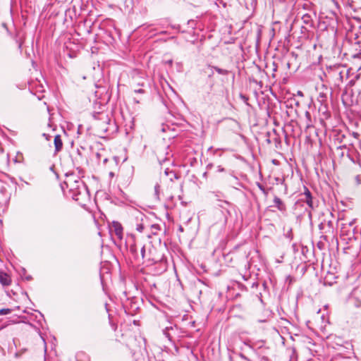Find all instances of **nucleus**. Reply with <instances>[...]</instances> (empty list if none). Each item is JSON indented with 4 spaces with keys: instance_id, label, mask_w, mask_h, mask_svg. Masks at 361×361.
<instances>
[{
    "instance_id": "obj_1",
    "label": "nucleus",
    "mask_w": 361,
    "mask_h": 361,
    "mask_svg": "<svg viewBox=\"0 0 361 361\" xmlns=\"http://www.w3.org/2000/svg\"><path fill=\"white\" fill-rule=\"evenodd\" d=\"M64 185L68 190L69 195L73 200L78 202L80 205L85 206L90 200V192L85 183L76 175L66 174V180L61 185L64 190Z\"/></svg>"
},
{
    "instance_id": "obj_2",
    "label": "nucleus",
    "mask_w": 361,
    "mask_h": 361,
    "mask_svg": "<svg viewBox=\"0 0 361 361\" xmlns=\"http://www.w3.org/2000/svg\"><path fill=\"white\" fill-rule=\"evenodd\" d=\"M164 336L169 340V341L175 347L178 351V347L176 345V342L179 341L183 337V331L177 325H171L165 327L162 330Z\"/></svg>"
},
{
    "instance_id": "obj_3",
    "label": "nucleus",
    "mask_w": 361,
    "mask_h": 361,
    "mask_svg": "<svg viewBox=\"0 0 361 361\" xmlns=\"http://www.w3.org/2000/svg\"><path fill=\"white\" fill-rule=\"evenodd\" d=\"M221 204H219V206L221 207H222L223 209L219 210V211H216V209L215 210L214 214V224H216V216H219V220L218 223L220 224V226L221 227H224L227 222L228 216H229V214H230L228 209L226 207H225L224 205V204L229 205L230 203L226 201H224V202H221Z\"/></svg>"
},
{
    "instance_id": "obj_4",
    "label": "nucleus",
    "mask_w": 361,
    "mask_h": 361,
    "mask_svg": "<svg viewBox=\"0 0 361 361\" xmlns=\"http://www.w3.org/2000/svg\"><path fill=\"white\" fill-rule=\"evenodd\" d=\"M140 264H146L147 266L154 264L158 261L152 257L151 247L147 251L145 245L140 247Z\"/></svg>"
},
{
    "instance_id": "obj_5",
    "label": "nucleus",
    "mask_w": 361,
    "mask_h": 361,
    "mask_svg": "<svg viewBox=\"0 0 361 361\" xmlns=\"http://www.w3.org/2000/svg\"><path fill=\"white\" fill-rule=\"evenodd\" d=\"M110 232L114 233L118 239H123V226L119 222L113 221L110 226Z\"/></svg>"
},
{
    "instance_id": "obj_6",
    "label": "nucleus",
    "mask_w": 361,
    "mask_h": 361,
    "mask_svg": "<svg viewBox=\"0 0 361 361\" xmlns=\"http://www.w3.org/2000/svg\"><path fill=\"white\" fill-rule=\"evenodd\" d=\"M322 89L317 97V101L321 104V106H324V108L327 106V98H328V88L324 85H322Z\"/></svg>"
},
{
    "instance_id": "obj_7",
    "label": "nucleus",
    "mask_w": 361,
    "mask_h": 361,
    "mask_svg": "<svg viewBox=\"0 0 361 361\" xmlns=\"http://www.w3.org/2000/svg\"><path fill=\"white\" fill-rule=\"evenodd\" d=\"M350 299L355 300V306L361 307V289L356 288L353 290L350 294Z\"/></svg>"
},
{
    "instance_id": "obj_8",
    "label": "nucleus",
    "mask_w": 361,
    "mask_h": 361,
    "mask_svg": "<svg viewBox=\"0 0 361 361\" xmlns=\"http://www.w3.org/2000/svg\"><path fill=\"white\" fill-rule=\"evenodd\" d=\"M138 247L136 243H133L129 247V252L133 258L135 263L137 264H140V255L138 253Z\"/></svg>"
},
{
    "instance_id": "obj_9",
    "label": "nucleus",
    "mask_w": 361,
    "mask_h": 361,
    "mask_svg": "<svg viewBox=\"0 0 361 361\" xmlns=\"http://www.w3.org/2000/svg\"><path fill=\"white\" fill-rule=\"evenodd\" d=\"M85 150V148L83 147H80V149L78 148L76 153L77 157H74L73 159V161L75 165H80L82 164L84 161L86 160L85 156L83 153V152Z\"/></svg>"
},
{
    "instance_id": "obj_10",
    "label": "nucleus",
    "mask_w": 361,
    "mask_h": 361,
    "mask_svg": "<svg viewBox=\"0 0 361 361\" xmlns=\"http://www.w3.org/2000/svg\"><path fill=\"white\" fill-rule=\"evenodd\" d=\"M304 189L305 191L303 195L305 197L301 200L305 202L310 209H314V205L312 200V193L307 187H304Z\"/></svg>"
},
{
    "instance_id": "obj_11",
    "label": "nucleus",
    "mask_w": 361,
    "mask_h": 361,
    "mask_svg": "<svg viewBox=\"0 0 361 361\" xmlns=\"http://www.w3.org/2000/svg\"><path fill=\"white\" fill-rule=\"evenodd\" d=\"M343 72L341 71L339 68H335L330 72L332 77L335 78V82H341L343 81Z\"/></svg>"
},
{
    "instance_id": "obj_12",
    "label": "nucleus",
    "mask_w": 361,
    "mask_h": 361,
    "mask_svg": "<svg viewBox=\"0 0 361 361\" xmlns=\"http://www.w3.org/2000/svg\"><path fill=\"white\" fill-rule=\"evenodd\" d=\"M274 206L276 207L280 212H283L286 210V207L284 202L277 196L274 198Z\"/></svg>"
},
{
    "instance_id": "obj_13",
    "label": "nucleus",
    "mask_w": 361,
    "mask_h": 361,
    "mask_svg": "<svg viewBox=\"0 0 361 361\" xmlns=\"http://www.w3.org/2000/svg\"><path fill=\"white\" fill-rule=\"evenodd\" d=\"M92 116L95 120L104 121L105 123L110 121V118L105 112H94Z\"/></svg>"
},
{
    "instance_id": "obj_14",
    "label": "nucleus",
    "mask_w": 361,
    "mask_h": 361,
    "mask_svg": "<svg viewBox=\"0 0 361 361\" xmlns=\"http://www.w3.org/2000/svg\"><path fill=\"white\" fill-rule=\"evenodd\" d=\"M54 146H55V152H58L61 151L62 149V147H63V142H62L61 135H56L54 137Z\"/></svg>"
},
{
    "instance_id": "obj_15",
    "label": "nucleus",
    "mask_w": 361,
    "mask_h": 361,
    "mask_svg": "<svg viewBox=\"0 0 361 361\" xmlns=\"http://www.w3.org/2000/svg\"><path fill=\"white\" fill-rule=\"evenodd\" d=\"M8 196L6 194V188L1 185L0 186V204L7 201Z\"/></svg>"
},
{
    "instance_id": "obj_16",
    "label": "nucleus",
    "mask_w": 361,
    "mask_h": 361,
    "mask_svg": "<svg viewBox=\"0 0 361 361\" xmlns=\"http://www.w3.org/2000/svg\"><path fill=\"white\" fill-rule=\"evenodd\" d=\"M164 173L166 176L169 177L171 181H173V179L179 178V176L173 171L170 170L169 169H166Z\"/></svg>"
},
{
    "instance_id": "obj_17",
    "label": "nucleus",
    "mask_w": 361,
    "mask_h": 361,
    "mask_svg": "<svg viewBox=\"0 0 361 361\" xmlns=\"http://www.w3.org/2000/svg\"><path fill=\"white\" fill-rule=\"evenodd\" d=\"M0 283L3 286H8L10 284L11 280L6 274L1 273L0 274Z\"/></svg>"
},
{
    "instance_id": "obj_18",
    "label": "nucleus",
    "mask_w": 361,
    "mask_h": 361,
    "mask_svg": "<svg viewBox=\"0 0 361 361\" xmlns=\"http://www.w3.org/2000/svg\"><path fill=\"white\" fill-rule=\"evenodd\" d=\"M110 121H106V123L104 121H102V123H99L97 124V128L99 132L106 133L108 131V128L106 126L109 124Z\"/></svg>"
},
{
    "instance_id": "obj_19",
    "label": "nucleus",
    "mask_w": 361,
    "mask_h": 361,
    "mask_svg": "<svg viewBox=\"0 0 361 361\" xmlns=\"http://www.w3.org/2000/svg\"><path fill=\"white\" fill-rule=\"evenodd\" d=\"M212 70H215V72H216L219 75H228L230 71L226 69L221 68L218 66H212Z\"/></svg>"
},
{
    "instance_id": "obj_20",
    "label": "nucleus",
    "mask_w": 361,
    "mask_h": 361,
    "mask_svg": "<svg viewBox=\"0 0 361 361\" xmlns=\"http://www.w3.org/2000/svg\"><path fill=\"white\" fill-rule=\"evenodd\" d=\"M104 151L97 152L95 154L96 161L99 164L101 163L102 157H103Z\"/></svg>"
},
{
    "instance_id": "obj_21",
    "label": "nucleus",
    "mask_w": 361,
    "mask_h": 361,
    "mask_svg": "<svg viewBox=\"0 0 361 361\" xmlns=\"http://www.w3.org/2000/svg\"><path fill=\"white\" fill-rule=\"evenodd\" d=\"M12 310L9 308H3L0 310V315H6L11 313Z\"/></svg>"
},
{
    "instance_id": "obj_22",
    "label": "nucleus",
    "mask_w": 361,
    "mask_h": 361,
    "mask_svg": "<svg viewBox=\"0 0 361 361\" xmlns=\"http://www.w3.org/2000/svg\"><path fill=\"white\" fill-rule=\"evenodd\" d=\"M152 228V233L154 235L157 234V231L160 230V226L159 224H153L151 226Z\"/></svg>"
},
{
    "instance_id": "obj_23",
    "label": "nucleus",
    "mask_w": 361,
    "mask_h": 361,
    "mask_svg": "<svg viewBox=\"0 0 361 361\" xmlns=\"http://www.w3.org/2000/svg\"><path fill=\"white\" fill-rule=\"evenodd\" d=\"M257 185H258L259 189L262 192V193H263L265 196H267V195H268V191H267V190L264 187V185H262V184H261V183H259L257 184Z\"/></svg>"
},
{
    "instance_id": "obj_24",
    "label": "nucleus",
    "mask_w": 361,
    "mask_h": 361,
    "mask_svg": "<svg viewBox=\"0 0 361 361\" xmlns=\"http://www.w3.org/2000/svg\"><path fill=\"white\" fill-rule=\"evenodd\" d=\"M212 66H212V65H210V64H208V65H207V67H208V68L209 69V73H208V78H212L214 76V71H215V70H212Z\"/></svg>"
},
{
    "instance_id": "obj_25",
    "label": "nucleus",
    "mask_w": 361,
    "mask_h": 361,
    "mask_svg": "<svg viewBox=\"0 0 361 361\" xmlns=\"http://www.w3.org/2000/svg\"><path fill=\"white\" fill-rule=\"evenodd\" d=\"M22 271L23 275H25L26 270L24 268L22 269ZM25 279L26 281H30L32 279V277L30 275H26L25 276Z\"/></svg>"
},
{
    "instance_id": "obj_26",
    "label": "nucleus",
    "mask_w": 361,
    "mask_h": 361,
    "mask_svg": "<svg viewBox=\"0 0 361 361\" xmlns=\"http://www.w3.org/2000/svg\"><path fill=\"white\" fill-rule=\"evenodd\" d=\"M136 230H137V231L140 232V233H141V232H142V231H143V230H144V226H143V224H137Z\"/></svg>"
},
{
    "instance_id": "obj_27",
    "label": "nucleus",
    "mask_w": 361,
    "mask_h": 361,
    "mask_svg": "<svg viewBox=\"0 0 361 361\" xmlns=\"http://www.w3.org/2000/svg\"><path fill=\"white\" fill-rule=\"evenodd\" d=\"M159 185L158 184H157L155 186H154V192H155V195L157 197V198H159Z\"/></svg>"
},
{
    "instance_id": "obj_28",
    "label": "nucleus",
    "mask_w": 361,
    "mask_h": 361,
    "mask_svg": "<svg viewBox=\"0 0 361 361\" xmlns=\"http://www.w3.org/2000/svg\"><path fill=\"white\" fill-rule=\"evenodd\" d=\"M355 181L356 183V185H360L361 183L360 176L359 175H357L355 177Z\"/></svg>"
},
{
    "instance_id": "obj_29",
    "label": "nucleus",
    "mask_w": 361,
    "mask_h": 361,
    "mask_svg": "<svg viewBox=\"0 0 361 361\" xmlns=\"http://www.w3.org/2000/svg\"><path fill=\"white\" fill-rule=\"evenodd\" d=\"M83 126L82 125H79L78 128V134L80 135L82 133Z\"/></svg>"
},
{
    "instance_id": "obj_30",
    "label": "nucleus",
    "mask_w": 361,
    "mask_h": 361,
    "mask_svg": "<svg viewBox=\"0 0 361 361\" xmlns=\"http://www.w3.org/2000/svg\"><path fill=\"white\" fill-rule=\"evenodd\" d=\"M134 92L135 93L143 94L145 92V90L143 89H137L135 90Z\"/></svg>"
},
{
    "instance_id": "obj_31",
    "label": "nucleus",
    "mask_w": 361,
    "mask_h": 361,
    "mask_svg": "<svg viewBox=\"0 0 361 361\" xmlns=\"http://www.w3.org/2000/svg\"><path fill=\"white\" fill-rule=\"evenodd\" d=\"M260 361H270L269 359L266 356H262Z\"/></svg>"
},
{
    "instance_id": "obj_32",
    "label": "nucleus",
    "mask_w": 361,
    "mask_h": 361,
    "mask_svg": "<svg viewBox=\"0 0 361 361\" xmlns=\"http://www.w3.org/2000/svg\"><path fill=\"white\" fill-rule=\"evenodd\" d=\"M108 160H109V159H108V158H107V157H104V158H103V159H102V161L103 165H105V164L107 163Z\"/></svg>"
},
{
    "instance_id": "obj_33",
    "label": "nucleus",
    "mask_w": 361,
    "mask_h": 361,
    "mask_svg": "<svg viewBox=\"0 0 361 361\" xmlns=\"http://www.w3.org/2000/svg\"><path fill=\"white\" fill-rule=\"evenodd\" d=\"M305 116H306V118H307L308 120H310V116H310V113L309 111H306V112H305Z\"/></svg>"
},
{
    "instance_id": "obj_34",
    "label": "nucleus",
    "mask_w": 361,
    "mask_h": 361,
    "mask_svg": "<svg viewBox=\"0 0 361 361\" xmlns=\"http://www.w3.org/2000/svg\"><path fill=\"white\" fill-rule=\"evenodd\" d=\"M240 357L245 360H249L246 356H245L243 354L240 353Z\"/></svg>"
},
{
    "instance_id": "obj_35",
    "label": "nucleus",
    "mask_w": 361,
    "mask_h": 361,
    "mask_svg": "<svg viewBox=\"0 0 361 361\" xmlns=\"http://www.w3.org/2000/svg\"><path fill=\"white\" fill-rule=\"evenodd\" d=\"M224 171V168H222L221 166H218V171H219V172H222V171Z\"/></svg>"
},
{
    "instance_id": "obj_36",
    "label": "nucleus",
    "mask_w": 361,
    "mask_h": 361,
    "mask_svg": "<svg viewBox=\"0 0 361 361\" xmlns=\"http://www.w3.org/2000/svg\"><path fill=\"white\" fill-rule=\"evenodd\" d=\"M43 136H44V137H45V138H46L47 140H49V137H50V136H49V135L46 134V133H43Z\"/></svg>"
},
{
    "instance_id": "obj_37",
    "label": "nucleus",
    "mask_w": 361,
    "mask_h": 361,
    "mask_svg": "<svg viewBox=\"0 0 361 361\" xmlns=\"http://www.w3.org/2000/svg\"><path fill=\"white\" fill-rule=\"evenodd\" d=\"M212 166H213V164H209L207 166V169H211Z\"/></svg>"
},
{
    "instance_id": "obj_38",
    "label": "nucleus",
    "mask_w": 361,
    "mask_h": 361,
    "mask_svg": "<svg viewBox=\"0 0 361 361\" xmlns=\"http://www.w3.org/2000/svg\"><path fill=\"white\" fill-rule=\"evenodd\" d=\"M244 344L247 346H248L249 348H252V346L247 342V341H245L244 342Z\"/></svg>"
},
{
    "instance_id": "obj_39",
    "label": "nucleus",
    "mask_w": 361,
    "mask_h": 361,
    "mask_svg": "<svg viewBox=\"0 0 361 361\" xmlns=\"http://www.w3.org/2000/svg\"><path fill=\"white\" fill-rule=\"evenodd\" d=\"M291 233H292V229H290V231H289V232H288V238H290V235H291Z\"/></svg>"
},
{
    "instance_id": "obj_40",
    "label": "nucleus",
    "mask_w": 361,
    "mask_h": 361,
    "mask_svg": "<svg viewBox=\"0 0 361 361\" xmlns=\"http://www.w3.org/2000/svg\"><path fill=\"white\" fill-rule=\"evenodd\" d=\"M317 246H318V247H319V249H322V245H321V243H318V244H317Z\"/></svg>"
},
{
    "instance_id": "obj_41",
    "label": "nucleus",
    "mask_w": 361,
    "mask_h": 361,
    "mask_svg": "<svg viewBox=\"0 0 361 361\" xmlns=\"http://www.w3.org/2000/svg\"><path fill=\"white\" fill-rule=\"evenodd\" d=\"M190 23L193 24V23H194V21H193V20H189V21H188V24H190Z\"/></svg>"
},
{
    "instance_id": "obj_42",
    "label": "nucleus",
    "mask_w": 361,
    "mask_h": 361,
    "mask_svg": "<svg viewBox=\"0 0 361 361\" xmlns=\"http://www.w3.org/2000/svg\"><path fill=\"white\" fill-rule=\"evenodd\" d=\"M212 195H213L215 197H216V192H212Z\"/></svg>"
},
{
    "instance_id": "obj_43",
    "label": "nucleus",
    "mask_w": 361,
    "mask_h": 361,
    "mask_svg": "<svg viewBox=\"0 0 361 361\" xmlns=\"http://www.w3.org/2000/svg\"><path fill=\"white\" fill-rule=\"evenodd\" d=\"M298 94L299 95L302 96V92H300V91H298Z\"/></svg>"
},
{
    "instance_id": "obj_44",
    "label": "nucleus",
    "mask_w": 361,
    "mask_h": 361,
    "mask_svg": "<svg viewBox=\"0 0 361 361\" xmlns=\"http://www.w3.org/2000/svg\"><path fill=\"white\" fill-rule=\"evenodd\" d=\"M344 228H345V225H343V226L342 227V231H341V232H342V233H343V232H344V231H343V230H344Z\"/></svg>"
},
{
    "instance_id": "obj_45",
    "label": "nucleus",
    "mask_w": 361,
    "mask_h": 361,
    "mask_svg": "<svg viewBox=\"0 0 361 361\" xmlns=\"http://www.w3.org/2000/svg\"><path fill=\"white\" fill-rule=\"evenodd\" d=\"M353 224V221L349 223V226H352Z\"/></svg>"
},
{
    "instance_id": "obj_46",
    "label": "nucleus",
    "mask_w": 361,
    "mask_h": 361,
    "mask_svg": "<svg viewBox=\"0 0 361 361\" xmlns=\"http://www.w3.org/2000/svg\"><path fill=\"white\" fill-rule=\"evenodd\" d=\"M179 229H180V231H183V228H182L181 226L180 227V228H179Z\"/></svg>"
},
{
    "instance_id": "obj_47",
    "label": "nucleus",
    "mask_w": 361,
    "mask_h": 361,
    "mask_svg": "<svg viewBox=\"0 0 361 361\" xmlns=\"http://www.w3.org/2000/svg\"><path fill=\"white\" fill-rule=\"evenodd\" d=\"M169 63L171 64L172 63V61L171 60L169 61Z\"/></svg>"
},
{
    "instance_id": "obj_48",
    "label": "nucleus",
    "mask_w": 361,
    "mask_h": 361,
    "mask_svg": "<svg viewBox=\"0 0 361 361\" xmlns=\"http://www.w3.org/2000/svg\"><path fill=\"white\" fill-rule=\"evenodd\" d=\"M267 142H268V143H270V142H271V141H270V140H269V139H268V140H267Z\"/></svg>"
}]
</instances>
